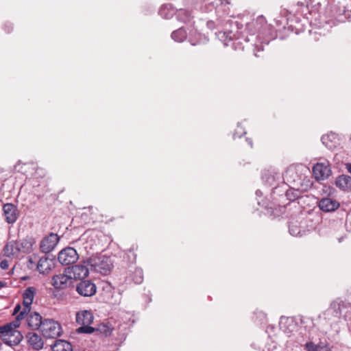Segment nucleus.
<instances>
[{"label": "nucleus", "mask_w": 351, "mask_h": 351, "mask_svg": "<svg viewBox=\"0 0 351 351\" xmlns=\"http://www.w3.org/2000/svg\"><path fill=\"white\" fill-rule=\"evenodd\" d=\"M77 292L83 297H91L96 293V285L90 280L80 282L76 287Z\"/></svg>", "instance_id": "9b49d317"}, {"label": "nucleus", "mask_w": 351, "mask_h": 351, "mask_svg": "<svg viewBox=\"0 0 351 351\" xmlns=\"http://www.w3.org/2000/svg\"><path fill=\"white\" fill-rule=\"evenodd\" d=\"M206 25L209 29H214L215 27H223L222 31L216 33L217 36L221 40L225 41L227 38L229 40L240 39V36L237 35L239 28V23L233 21L228 16H219L216 21H208Z\"/></svg>", "instance_id": "f257e3e1"}, {"label": "nucleus", "mask_w": 351, "mask_h": 351, "mask_svg": "<svg viewBox=\"0 0 351 351\" xmlns=\"http://www.w3.org/2000/svg\"><path fill=\"white\" fill-rule=\"evenodd\" d=\"M4 255L10 258H16L20 252L16 241H12L5 244L3 247Z\"/></svg>", "instance_id": "6ab92c4d"}, {"label": "nucleus", "mask_w": 351, "mask_h": 351, "mask_svg": "<svg viewBox=\"0 0 351 351\" xmlns=\"http://www.w3.org/2000/svg\"><path fill=\"white\" fill-rule=\"evenodd\" d=\"M264 43H265L266 44H268V43H269V41H267V42L261 41L260 45H258V44H256V43L254 45V46H255V49H257V51L254 52V55H255V56H258V54H257V52H258V51H263V44Z\"/></svg>", "instance_id": "72a5a7b5"}, {"label": "nucleus", "mask_w": 351, "mask_h": 351, "mask_svg": "<svg viewBox=\"0 0 351 351\" xmlns=\"http://www.w3.org/2000/svg\"><path fill=\"white\" fill-rule=\"evenodd\" d=\"M319 208L324 212H333L339 208L340 204L335 199L329 197H324L319 200Z\"/></svg>", "instance_id": "dca6fc26"}, {"label": "nucleus", "mask_w": 351, "mask_h": 351, "mask_svg": "<svg viewBox=\"0 0 351 351\" xmlns=\"http://www.w3.org/2000/svg\"><path fill=\"white\" fill-rule=\"evenodd\" d=\"M330 167L325 163H317L313 167V173L317 180H322L328 178L330 174Z\"/></svg>", "instance_id": "2eb2a0df"}, {"label": "nucleus", "mask_w": 351, "mask_h": 351, "mask_svg": "<svg viewBox=\"0 0 351 351\" xmlns=\"http://www.w3.org/2000/svg\"><path fill=\"white\" fill-rule=\"evenodd\" d=\"M19 210L16 206L12 203H6L3 206V215L5 221L9 224H13L19 217Z\"/></svg>", "instance_id": "9d476101"}, {"label": "nucleus", "mask_w": 351, "mask_h": 351, "mask_svg": "<svg viewBox=\"0 0 351 351\" xmlns=\"http://www.w3.org/2000/svg\"><path fill=\"white\" fill-rule=\"evenodd\" d=\"M36 293V289L34 287H27L23 293V311L17 315L18 317L24 319L25 315L30 313L31 305Z\"/></svg>", "instance_id": "423d86ee"}, {"label": "nucleus", "mask_w": 351, "mask_h": 351, "mask_svg": "<svg viewBox=\"0 0 351 351\" xmlns=\"http://www.w3.org/2000/svg\"><path fill=\"white\" fill-rule=\"evenodd\" d=\"M5 286V283L3 282V281L0 280V289L2 287H4Z\"/></svg>", "instance_id": "a19ab883"}, {"label": "nucleus", "mask_w": 351, "mask_h": 351, "mask_svg": "<svg viewBox=\"0 0 351 351\" xmlns=\"http://www.w3.org/2000/svg\"><path fill=\"white\" fill-rule=\"evenodd\" d=\"M58 241V236L56 234L51 233L41 241L40 249L43 253H49L55 248Z\"/></svg>", "instance_id": "f8f14e48"}, {"label": "nucleus", "mask_w": 351, "mask_h": 351, "mask_svg": "<svg viewBox=\"0 0 351 351\" xmlns=\"http://www.w3.org/2000/svg\"><path fill=\"white\" fill-rule=\"evenodd\" d=\"M0 267L2 269H7L9 267V263L7 260H3L0 263Z\"/></svg>", "instance_id": "c9c22d12"}, {"label": "nucleus", "mask_w": 351, "mask_h": 351, "mask_svg": "<svg viewBox=\"0 0 351 351\" xmlns=\"http://www.w3.org/2000/svg\"><path fill=\"white\" fill-rule=\"evenodd\" d=\"M79 258L77 251L71 247H66L61 250L58 256V261L64 265H69L75 263Z\"/></svg>", "instance_id": "0eeeda50"}, {"label": "nucleus", "mask_w": 351, "mask_h": 351, "mask_svg": "<svg viewBox=\"0 0 351 351\" xmlns=\"http://www.w3.org/2000/svg\"><path fill=\"white\" fill-rule=\"evenodd\" d=\"M267 26V23L265 19L263 16H259L255 20H252V21L247 23L246 24L245 31L247 34H249L252 37L255 35V34L258 33V38L261 40L260 32L262 29L265 28Z\"/></svg>", "instance_id": "6e6552de"}, {"label": "nucleus", "mask_w": 351, "mask_h": 351, "mask_svg": "<svg viewBox=\"0 0 351 351\" xmlns=\"http://www.w3.org/2000/svg\"><path fill=\"white\" fill-rule=\"evenodd\" d=\"M247 142H248L249 145H250L251 147H252V141H251V140H247Z\"/></svg>", "instance_id": "c03bdc74"}, {"label": "nucleus", "mask_w": 351, "mask_h": 351, "mask_svg": "<svg viewBox=\"0 0 351 351\" xmlns=\"http://www.w3.org/2000/svg\"><path fill=\"white\" fill-rule=\"evenodd\" d=\"M350 4H347L343 7V14L348 17H351V0H349Z\"/></svg>", "instance_id": "473e14b6"}, {"label": "nucleus", "mask_w": 351, "mask_h": 351, "mask_svg": "<svg viewBox=\"0 0 351 351\" xmlns=\"http://www.w3.org/2000/svg\"><path fill=\"white\" fill-rule=\"evenodd\" d=\"M52 265L51 259L43 256L37 264V269L40 274H47L51 269Z\"/></svg>", "instance_id": "aec40b11"}, {"label": "nucleus", "mask_w": 351, "mask_h": 351, "mask_svg": "<svg viewBox=\"0 0 351 351\" xmlns=\"http://www.w3.org/2000/svg\"><path fill=\"white\" fill-rule=\"evenodd\" d=\"M285 195L289 200L293 202L299 197L300 191L298 190L290 189L286 191Z\"/></svg>", "instance_id": "c85d7f7f"}, {"label": "nucleus", "mask_w": 351, "mask_h": 351, "mask_svg": "<svg viewBox=\"0 0 351 351\" xmlns=\"http://www.w3.org/2000/svg\"><path fill=\"white\" fill-rule=\"evenodd\" d=\"M26 318V323L28 328L31 330H36L41 328L44 319L41 315L37 313H30L25 315Z\"/></svg>", "instance_id": "4468645a"}, {"label": "nucleus", "mask_w": 351, "mask_h": 351, "mask_svg": "<svg viewBox=\"0 0 351 351\" xmlns=\"http://www.w3.org/2000/svg\"><path fill=\"white\" fill-rule=\"evenodd\" d=\"M23 311V309H21V306L18 304L15 306L14 308V311H13V315H18L20 312H21ZM17 316H16V317Z\"/></svg>", "instance_id": "f704fd0d"}, {"label": "nucleus", "mask_w": 351, "mask_h": 351, "mask_svg": "<svg viewBox=\"0 0 351 351\" xmlns=\"http://www.w3.org/2000/svg\"><path fill=\"white\" fill-rule=\"evenodd\" d=\"M53 351H73L72 345L65 340H56L51 347Z\"/></svg>", "instance_id": "4be33fe9"}, {"label": "nucleus", "mask_w": 351, "mask_h": 351, "mask_svg": "<svg viewBox=\"0 0 351 351\" xmlns=\"http://www.w3.org/2000/svg\"><path fill=\"white\" fill-rule=\"evenodd\" d=\"M72 280V275L60 274L51 278V285L56 290L66 289L70 287Z\"/></svg>", "instance_id": "1a4fd4ad"}, {"label": "nucleus", "mask_w": 351, "mask_h": 351, "mask_svg": "<svg viewBox=\"0 0 351 351\" xmlns=\"http://www.w3.org/2000/svg\"><path fill=\"white\" fill-rule=\"evenodd\" d=\"M85 264L86 265L77 264L73 265L72 267H69L67 269H65V271L69 273L70 275L73 274L72 279L84 278L88 276L89 273V269L88 268V267L89 266L87 265L86 263Z\"/></svg>", "instance_id": "ddd939ff"}, {"label": "nucleus", "mask_w": 351, "mask_h": 351, "mask_svg": "<svg viewBox=\"0 0 351 351\" xmlns=\"http://www.w3.org/2000/svg\"><path fill=\"white\" fill-rule=\"evenodd\" d=\"M110 333H111V330H110V329H108V330H106V331H105V335H106V336H108V335H110Z\"/></svg>", "instance_id": "79ce46f5"}, {"label": "nucleus", "mask_w": 351, "mask_h": 351, "mask_svg": "<svg viewBox=\"0 0 351 351\" xmlns=\"http://www.w3.org/2000/svg\"><path fill=\"white\" fill-rule=\"evenodd\" d=\"M346 168H347L348 171L350 173H351V164H347Z\"/></svg>", "instance_id": "58836bf2"}, {"label": "nucleus", "mask_w": 351, "mask_h": 351, "mask_svg": "<svg viewBox=\"0 0 351 351\" xmlns=\"http://www.w3.org/2000/svg\"><path fill=\"white\" fill-rule=\"evenodd\" d=\"M93 321V315L89 311H82L76 314V322L81 325L77 330L79 333L91 334L94 328L90 326Z\"/></svg>", "instance_id": "39448f33"}, {"label": "nucleus", "mask_w": 351, "mask_h": 351, "mask_svg": "<svg viewBox=\"0 0 351 351\" xmlns=\"http://www.w3.org/2000/svg\"><path fill=\"white\" fill-rule=\"evenodd\" d=\"M20 253L29 254L33 250L35 241L33 238H26L16 241Z\"/></svg>", "instance_id": "a211bd4d"}, {"label": "nucleus", "mask_w": 351, "mask_h": 351, "mask_svg": "<svg viewBox=\"0 0 351 351\" xmlns=\"http://www.w3.org/2000/svg\"><path fill=\"white\" fill-rule=\"evenodd\" d=\"M159 14L164 19H169L174 14V10L170 4L163 5L159 10Z\"/></svg>", "instance_id": "393cba45"}, {"label": "nucleus", "mask_w": 351, "mask_h": 351, "mask_svg": "<svg viewBox=\"0 0 351 351\" xmlns=\"http://www.w3.org/2000/svg\"><path fill=\"white\" fill-rule=\"evenodd\" d=\"M280 328L284 330L285 333L289 335V333L292 331V329L287 328H286L282 322H280Z\"/></svg>", "instance_id": "e433bc0d"}, {"label": "nucleus", "mask_w": 351, "mask_h": 351, "mask_svg": "<svg viewBox=\"0 0 351 351\" xmlns=\"http://www.w3.org/2000/svg\"><path fill=\"white\" fill-rule=\"evenodd\" d=\"M176 16L179 21L185 23H190L193 19L191 12L184 9H180Z\"/></svg>", "instance_id": "b1692460"}, {"label": "nucleus", "mask_w": 351, "mask_h": 351, "mask_svg": "<svg viewBox=\"0 0 351 351\" xmlns=\"http://www.w3.org/2000/svg\"><path fill=\"white\" fill-rule=\"evenodd\" d=\"M285 178L291 184H294L300 180L295 168H289L285 173Z\"/></svg>", "instance_id": "5701e85b"}, {"label": "nucleus", "mask_w": 351, "mask_h": 351, "mask_svg": "<svg viewBox=\"0 0 351 351\" xmlns=\"http://www.w3.org/2000/svg\"><path fill=\"white\" fill-rule=\"evenodd\" d=\"M336 186L343 191L351 189V177L342 175L338 177L335 182Z\"/></svg>", "instance_id": "412c9836"}, {"label": "nucleus", "mask_w": 351, "mask_h": 351, "mask_svg": "<svg viewBox=\"0 0 351 351\" xmlns=\"http://www.w3.org/2000/svg\"><path fill=\"white\" fill-rule=\"evenodd\" d=\"M191 45H195L196 44H195V43H191Z\"/></svg>", "instance_id": "a18cd8bd"}, {"label": "nucleus", "mask_w": 351, "mask_h": 351, "mask_svg": "<svg viewBox=\"0 0 351 351\" xmlns=\"http://www.w3.org/2000/svg\"><path fill=\"white\" fill-rule=\"evenodd\" d=\"M322 142L326 147L329 149H332L335 145L332 144V139L330 138V135H324L322 136Z\"/></svg>", "instance_id": "7c9ffc66"}, {"label": "nucleus", "mask_w": 351, "mask_h": 351, "mask_svg": "<svg viewBox=\"0 0 351 351\" xmlns=\"http://www.w3.org/2000/svg\"><path fill=\"white\" fill-rule=\"evenodd\" d=\"M306 351H321L323 348L319 345H315L312 341L307 342L304 345Z\"/></svg>", "instance_id": "c756f323"}, {"label": "nucleus", "mask_w": 351, "mask_h": 351, "mask_svg": "<svg viewBox=\"0 0 351 351\" xmlns=\"http://www.w3.org/2000/svg\"><path fill=\"white\" fill-rule=\"evenodd\" d=\"M344 306V302L340 299H337L330 304V308L337 313L341 314V308Z\"/></svg>", "instance_id": "cd10ccee"}, {"label": "nucleus", "mask_w": 351, "mask_h": 351, "mask_svg": "<svg viewBox=\"0 0 351 351\" xmlns=\"http://www.w3.org/2000/svg\"><path fill=\"white\" fill-rule=\"evenodd\" d=\"M84 263L90 267L92 271L107 275L111 271L113 264L110 256L99 255L88 258Z\"/></svg>", "instance_id": "7ed1b4c3"}, {"label": "nucleus", "mask_w": 351, "mask_h": 351, "mask_svg": "<svg viewBox=\"0 0 351 351\" xmlns=\"http://www.w3.org/2000/svg\"><path fill=\"white\" fill-rule=\"evenodd\" d=\"M289 322H291V324H289V326H292V328H295L296 326L295 324L293 323V320L292 319H286V323H289Z\"/></svg>", "instance_id": "4c0bfd02"}, {"label": "nucleus", "mask_w": 351, "mask_h": 351, "mask_svg": "<svg viewBox=\"0 0 351 351\" xmlns=\"http://www.w3.org/2000/svg\"><path fill=\"white\" fill-rule=\"evenodd\" d=\"M22 318L16 317L15 320L0 326V334L4 343L13 346L21 343L23 337L21 332L16 330L20 326Z\"/></svg>", "instance_id": "f03ea898"}, {"label": "nucleus", "mask_w": 351, "mask_h": 351, "mask_svg": "<svg viewBox=\"0 0 351 351\" xmlns=\"http://www.w3.org/2000/svg\"><path fill=\"white\" fill-rule=\"evenodd\" d=\"M40 330L45 337L50 339L60 337L62 332L60 324L53 319H45Z\"/></svg>", "instance_id": "20e7f679"}, {"label": "nucleus", "mask_w": 351, "mask_h": 351, "mask_svg": "<svg viewBox=\"0 0 351 351\" xmlns=\"http://www.w3.org/2000/svg\"><path fill=\"white\" fill-rule=\"evenodd\" d=\"M26 339L28 345L34 350H39L44 346L42 337L36 332H28L26 335Z\"/></svg>", "instance_id": "f3484780"}, {"label": "nucleus", "mask_w": 351, "mask_h": 351, "mask_svg": "<svg viewBox=\"0 0 351 351\" xmlns=\"http://www.w3.org/2000/svg\"><path fill=\"white\" fill-rule=\"evenodd\" d=\"M325 351H331V350L329 349H326Z\"/></svg>", "instance_id": "49530a36"}, {"label": "nucleus", "mask_w": 351, "mask_h": 351, "mask_svg": "<svg viewBox=\"0 0 351 351\" xmlns=\"http://www.w3.org/2000/svg\"><path fill=\"white\" fill-rule=\"evenodd\" d=\"M243 37H244V40L245 42H250L251 40V39L250 38H248L247 36H243Z\"/></svg>", "instance_id": "ea45409f"}, {"label": "nucleus", "mask_w": 351, "mask_h": 351, "mask_svg": "<svg viewBox=\"0 0 351 351\" xmlns=\"http://www.w3.org/2000/svg\"><path fill=\"white\" fill-rule=\"evenodd\" d=\"M171 38L176 42H182L186 38V32L182 27H180L172 32Z\"/></svg>", "instance_id": "a878e982"}, {"label": "nucleus", "mask_w": 351, "mask_h": 351, "mask_svg": "<svg viewBox=\"0 0 351 351\" xmlns=\"http://www.w3.org/2000/svg\"><path fill=\"white\" fill-rule=\"evenodd\" d=\"M143 280V270L140 268H136L133 275L131 276V280L136 284H141Z\"/></svg>", "instance_id": "bb28decb"}, {"label": "nucleus", "mask_w": 351, "mask_h": 351, "mask_svg": "<svg viewBox=\"0 0 351 351\" xmlns=\"http://www.w3.org/2000/svg\"><path fill=\"white\" fill-rule=\"evenodd\" d=\"M221 5L224 3V1H225V3H226V4H228V3H229V2L228 1V0H221Z\"/></svg>", "instance_id": "37998d69"}, {"label": "nucleus", "mask_w": 351, "mask_h": 351, "mask_svg": "<svg viewBox=\"0 0 351 351\" xmlns=\"http://www.w3.org/2000/svg\"><path fill=\"white\" fill-rule=\"evenodd\" d=\"M289 230L291 235L298 236L300 233V228L296 225H289Z\"/></svg>", "instance_id": "2f4dec72"}]
</instances>
